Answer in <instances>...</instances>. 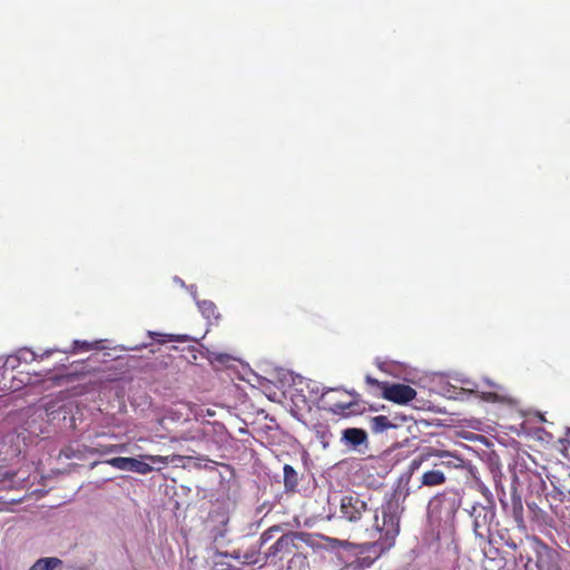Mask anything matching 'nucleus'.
Segmentation results:
<instances>
[{"mask_svg":"<svg viewBox=\"0 0 570 570\" xmlns=\"http://www.w3.org/2000/svg\"><path fill=\"white\" fill-rule=\"evenodd\" d=\"M407 495V489H396L381 505L380 515L379 510L368 508L367 501L361 495L348 494L341 499L340 511L342 517L350 522L360 521L364 515L371 514L373 525L366 528L365 532L384 550L394 544L400 532V519L404 511L403 501Z\"/></svg>","mask_w":570,"mask_h":570,"instance_id":"obj_1","label":"nucleus"},{"mask_svg":"<svg viewBox=\"0 0 570 570\" xmlns=\"http://www.w3.org/2000/svg\"><path fill=\"white\" fill-rule=\"evenodd\" d=\"M469 513L472 519V528L475 537L487 542L491 537L495 519L493 507L475 503L471 507Z\"/></svg>","mask_w":570,"mask_h":570,"instance_id":"obj_2","label":"nucleus"},{"mask_svg":"<svg viewBox=\"0 0 570 570\" xmlns=\"http://www.w3.org/2000/svg\"><path fill=\"white\" fill-rule=\"evenodd\" d=\"M383 397L397 404H406L412 401L416 392L410 385L405 384H389L382 385Z\"/></svg>","mask_w":570,"mask_h":570,"instance_id":"obj_3","label":"nucleus"},{"mask_svg":"<svg viewBox=\"0 0 570 570\" xmlns=\"http://www.w3.org/2000/svg\"><path fill=\"white\" fill-rule=\"evenodd\" d=\"M305 537L302 532H288L278 538L266 552V559L276 557L279 553H291L293 549H297L296 541L303 540Z\"/></svg>","mask_w":570,"mask_h":570,"instance_id":"obj_4","label":"nucleus"},{"mask_svg":"<svg viewBox=\"0 0 570 570\" xmlns=\"http://www.w3.org/2000/svg\"><path fill=\"white\" fill-rule=\"evenodd\" d=\"M107 464L122 471H132L139 474H148L154 469L149 463L135 458L117 456L106 461Z\"/></svg>","mask_w":570,"mask_h":570,"instance_id":"obj_5","label":"nucleus"},{"mask_svg":"<svg viewBox=\"0 0 570 570\" xmlns=\"http://www.w3.org/2000/svg\"><path fill=\"white\" fill-rule=\"evenodd\" d=\"M341 440L344 445L356 450L360 445L366 444L367 434L362 429L348 428L342 431Z\"/></svg>","mask_w":570,"mask_h":570,"instance_id":"obj_6","label":"nucleus"},{"mask_svg":"<svg viewBox=\"0 0 570 570\" xmlns=\"http://www.w3.org/2000/svg\"><path fill=\"white\" fill-rule=\"evenodd\" d=\"M558 554L547 546L538 551L537 566L539 570H552L556 567Z\"/></svg>","mask_w":570,"mask_h":570,"instance_id":"obj_7","label":"nucleus"},{"mask_svg":"<svg viewBox=\"0 0 570 570\" xmlns=\"http://www.w3.org/2000/svg\"><path fill=\"white\" fill-rule=\"evenodd\" d=\"M446 478L440 469H432L421 476V487H438L445 482Z\"/></svg>","mask_w":570,"mask_h":570,"instance_id":"obj_8","label":"nucleus"},{"mask_svg":"<svg viewBox=\"0 0 570 570\" xmlns=\"http://www.w3.org/2000/svg\"><path fill=\"white\" fill-rule=\"evenodd\" d=\"M284 472V488L286 492H293L296 490L298 484V475L294 468L289 464H285L283 468Z\"/></svg>","mask_w":570,"mask_h":570,"instance_id":"obj_9","label":"nucleus"},{"mask_svg":"<svg viewBox=\"0 0 570 570\" xmlns=\"http://www.w3.org/2000/svg\"><path fill=\"white\" fill-rule=\"evenodd\" d=\"M371 428L374 433H382L391 428H395V425L391 423L387 416L377 415L372 417Z\"/></svg>","mask_w":570,"mask_h":570,"instance_id":"obj_10","label":"nucleus"},{"mask_svg":"<svg viewBox=\"0 0 570 570\" xmlns=\"http://www.w3.org/2000/svg\"><path fill=\"white\" fill-rule=\"evenodd\" d=\"M62 561L58 558H42L36 561L29 570H55Z\"/></svg>","mask_w":570,"mask_h":570,"instance_id":"obj_11","label":"nucleus"},{"mask_svg":"<svg viewBox=\"0 0 570 570\" xmlns=\"http://www.w3.org/2000/svg\"><path fill=\"white\" fill-rule=\"evenodd\" d=\"M196 304L200 311V313L206 317V318H215L217 320L218 318V314H216V305L212 302V301H198L196 299Z\"/></svg>","mask_w":570,"mask_h":570,"instance_id":"obj_12","label":"nucleus"},{"mask_svg":"<svg viewBox=\"0 0 570 570\" xmlns=\"http://www.w3.org/2000/svg\"><path fill=\"white\" fill-rule=\"evenodd\" d=\"M422 463V459H413L409 465V473L406 475H402L400 478V485L397 489H402V490H405L407 489L410 491V489L406 487L409 481H410V478H411V474L420 468Z\"/></svg>","mask_w":570,"mask_h":570,"instance_id":"obj_13","label":"nucleus"},{"mask_svg":"<svg viewBox=\"0 0 570 570\" xmlns=\"http://www.w3.org/2000/svg\"><path fill=\"white\" fill-rule=\"evenodd\" d=\"M306 389L309 393V397L312 399H323L327 392L332 391V389L325 391L324 389L321 387L320 383L314 381H307Z\"/></svg>","mask_w":570,"mask_h":570,"instance_id":"obj_14","label":"nucleus"},{"mask_svg":"<svg viewBox=\"0 0 570 570\" xmlns=\"http://www.w3.org/2000/svg\"><path fill=\"white\" fill-rule=\"evenodd\" d=\"M354 403L347 402V403H333L330 404L327 407H325L328 412L336 414V415H345L346 411L350 410Z\"/></svg>","mask_w":570,"mask_h":570,"instance_id":"obj_15","label":"nucleus"},{"mask_svg":"<svg viewBox=\"0 0 570 570\" xmlns=\"http://www.w3.org/2000/svg\"><path fill=\"white\" fill-rule=\"evenodd\" d=\"M512 501H513V507H512L513 518L518 523H522L523 522V517H522L523 508H522L521 499L519 497L518 498L513 497Z\"/></svg>","mask_w":570,"mask_h":570,"instance_id":"obj_16","label":"nucleus"},{"mask_svg":"<svg viewBox=\"0 0 570 570\" xmlns=\"http://www.w3.org/2000/svg\"><path fill=\"white\" fill-rule=\"evenodd\" d=\"M16 354L19 356L20 363H30L38 357L37 354L29 348H20Z\"/></svg>","mask_w":570,"mask_h":570,"instance_id":"obj_17","label":"nucleus"},{"mask_svg":"<svg viewBox=\"0 0 570 570\" xmlns=\"http://www.w3.org/2000/svg\"><path fill=\"white\" fill-rule=\"evenodd\" d=\"M259 549H253V550H249V551H246L243 556V563L244 564H255L258 562V553H259Z\"/></svg>","mask_w":570,"mask_h":570,"instance_id":"obj_18","label":"nucleus"},{"mask_svg":"<svg viewBox=\"0 0 570 570\" xmlns=\"http://www.w3.org/2000/svg\"><path fill=\"white\" fill-rule=\"evenodd\" d=\"M20 361H19V356H17V354H11V355H8L3 363H2V367L4 368H10V370H16L19 365H20Z\"/></svg>","mask_w":570,"mask_h":570,"instance_id":"obj_19","label":"nucleus"},{"mask_svg":"<svg viewBox=\"0 0 570 570\" xmlns=\"http://www.w3.org/2000/svg\"><path fill=\"white\" fill-rule=\"evenodd\" d=\"M145 458L153 464H161V465H167L169 462L174 461L173 459H169V456H161V455H146Z\"/></svg>","mask_w":570,"mask_h":570,"instance_id":"obj_20","label":"nucleus"},{"mask_svg":"<svg viewBox=\"0 0 570 570\" xmlns=\"http://www.w3.org/2000/svg\"><path fill=\"white\" fill-rule=\"evenodd\" d=\"M278 527H272L269 528L268 530L264 531L262 534H261V538H259V541H261V546L259 548L265 544L266 542H268L272 538H273V532L274 531H278Z\"/></svg>","mask_w":570,"mask_h":570,"instance_id":"obj_21","label":"nucleus"},{"mask_svg":"<svg viewBox=\"0 0 570 570\" xmlns=\"http://www.w3.org/2000/svg\"><path fill=\"white\" fill-rule=\"evenodd\" d=\"M92 347V344L87 342V341H73V348L71 352H76L78 351L79 348H83L86 351L90 350Z\"/></svg>","mask_w":570,"mask_h":570,"instance_id":"obj_22","label":"nucleus"},{"mask_svg":"<svg viewBox=\"0 0 570 570\" xmlns=\"http://www.w3.org/2000/svg\"><path fill=\"white\" fill-rule=\"evenodd\" d=\"M322 444L324 448L328 446L331 433L327 430L320 432Z\"/></svg>","mask_w":570,"mask_h":570,"instance_id":"obj_23","label":"nucleus"},{"mask_svg":"<svg viewBox=\"0 0 570 570\" xmlns=\"http://www.w3.org/2000/svg\"><path fill=\"white\" fill-rule=\"evenodd\" d=\"M169 341L171 342H187L189 341L188 335H168Z\"/></svg>","mask_w":570,"mask_h":570,"instance_id":"obj_24","label":"nucleus"},{"mask_svg":"<svg viewBox=\"0 0 570 570\" xmlns=\"http://www.w3.org/2000/svg\"><path fill=\"white\" fill-rule=\"evenodd\" d=\"M204 436L205 435H204L203 432H197V434H195V435H187L186 434V435L181 436V439L186 440V441H189V440L194 441V440H202V439H204Z\"/></svg>","mask_w":570,"mask_h":570,"instance_id":"obj_25","label":"nucleus"},{"mask_svg":"<svg viewBox=\"0 0 570 570\" xmlns=\"http://www.w3.org/2000/svg\"><path fill=\"white\" fill-rule=\"evenodd\" d=\"M365 381H366V383H367V384H370V385H374V386H381V387H382V385L384 384V383H382V382H379L376 379H374V377H372V376H370V375H367V376L365 377Z\"/></svg>","mask_w":570,"mask_h":570,"instance_id":"obj_26","label":"nucleus"},{"mask_svg":"<svg viewBox=\"0 0 570 570\" xmlns=\"http://www.w3.org/2000/svg\"><path fill=\"white\" fill-rule=\"evenodd\" d=\"M482 397L484 400H487V401H497V400H499V396L495 393H492V392L483 393Z\"/></svg>","mask_w":570,"mask_h":570,"instance_id":"obj_27","label":"nucleus"},{"mask_svg":"<svg viewBox=\"0 0 570 570\" xmlns=\"http://www.w3.org/2000/svg\"><path fill=\"white\" fill-rule=\"evenodd\" d=\"M122 450V445H108L105 450L106 453L118 452Z\"/></svg>","mask_w":570,"mask_h":570,"instance_id":"obj_28","label":"nucleus"},{"mask_svg":"<svg viewBox=\"0 0 570 570\" xmlns=\"http://www.w3.org/2000/svg\"><path fill=\"white\" fill-rule=\"evenodd\" d=\"M189 291H190V294L193 295V297L196 299V287L194 285H191L189 287Z\"/></svg>","mask_w":570,"mask_h":570,"instance_id":"obj_29","label":"nucleus"},{"mask_svg":"<svg viewBox=\"0 0 570 570\" xmlns=\"http://www.w3.org/2000/svg\"><path fill=\"white\" fill-rule=\"evenodd\" d=\"M53 351H55V350H48V351H46V352H45L40 357L42 358L43 356H49V355H51V354H52V352H53Z\"/></svg>","mask_w":570,"mask_h":570,"instance_id":"obj_30","label":"nucleus"},{"mask_svg":"<svg viewBox=\"0 0 570 570\" xmlns=\"http://www.w3.org/2000/svg\"><path fill=\"white\" fill-rule=\"evenodd\" d=\"M230 557L234 558V559H240L239 552H234V553L230 554Z\"/></svg>","mask_w":570,"mask_h":570,"instance_id":"obj_31","label":"nucleus"},{"mask_svg":"<svg viewBox=\"0 0 570 570\" xmlns=\"http://www.w3.org/2000/svg\"><path fill=\"white\" fill-rule=\"evenodd\" d=\"M148 335H149L150 337H154V336H160V334H159V333H156V332H148Z\"/></svg>","mask_w":570,"mask_h":570,"instance_id":"obj_32","label":"nucleus"},{"mask_svg":"<svg viewBox=\"0 0 570 570\" xmlns=\"http://www.w3.org/2000/svg\"><path fill=\"white\" fill-rule=\"evenodd\" d=\"M176 282H177V284H180L181 286L185 285L184 282L181 279H179V278H176Z\"/></svg>","mask_w":570,"mask_h":570,"instance_id":"obj_33","label":"nucleus"},{"mask_svg":"<svg viewBox=\"0 0 570 570\" xmlns=\"http://www.w3.org/2000/svg\"><path fill=\"white\" fill-rule=\"evenodd\" d=\"M487 383H488L490 386H495V384H494V383H492V382H491V381H489V380L487 381Z\"/></svg>","mask_w":570,"mask_h":570,"instance_id":"obj_34","label":"nucleus"},{"mask_svg":"<svg viewBox=\"0 0 570 570\" xmlns=\"http://www.w3.org/2000/svg\"><path fill=\"white\" fill-rule=\"evenodd\" d=\"M299 383H303V377L302 376H297Z\"/></svg>","mask_w":570,"mask_h":570,"instance_id":"obj_35","label":"nucleus"},{"mask_svg":"<svg viewBox=\"0 0 570 570\" xmlns=\"http://www.w3.org/2000/svg\"><path fill=\"white\" fill-rule=\"evenodd\" d=\"M448 454H449L448 452H442L440 456H445Z\"/></svg>","mask_w":570,"mask_h":570,"instance_id":"obj_36","label":"nucleus"}]
</instances>
